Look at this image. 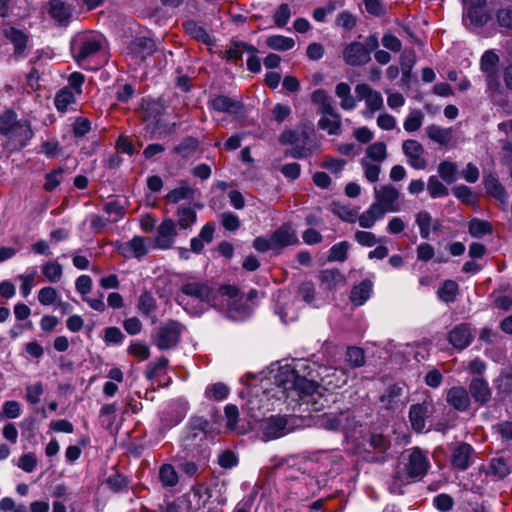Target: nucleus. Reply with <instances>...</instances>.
I'll return each mask as SVG.
<instances>
[{
  "label": "nucleus",
  "instance_id": "f257e3e1",
  "mask_svg": "<svg viewBox=\"0 0 512 512\" xmlns=\"http://www.w3.org/2000/svg\"><path fill=\"white\" fill-rule=\"evenodd\" d=\"M430 462L427 454L419 447L404 451L394 469L388 490L394 495H402L403 488L412 482L420 481L427 474Z\"/></svg>",
  "mask_w": 512,
  "mask_h": 512
},
{
  "label": "nucleus",
  "instance_id": "f03ea898",
  "mask_svg": "<svg viewBox=\"0 0 512 512\" xmlns=\"http://www.w3.org/2000/svg\"><path fill=\"white\" fill-rule=\"evenodd\" d=\"M0 134L7 137L8 143L17 150L27 146L34 136L31 122L28 119H18L17 113L12 109L0 112Z\"/></svg>",
  "mask_w": 512,
  "mask_h": 512
},
{
  "label": "nucleus",
  "instance_id": "7ed1b4c3",
  "mask_svg": "<svg viewBox=\"0 0 512 512\" xmlns=\"http://www.w3.org/2000/svg\"><path fill=\"white\" fill-rule=\"evenodd\" d=\"M277 382L283 388V392L286 393L287 397L292 399L298 397L307 404L317 405V399L321 398V394L318 391L319 386L314 381L297 375L294 370L280 374L277 377Z\"/></svg>",
  "mask_w": 512,
  "mask_h": 512
},
{
  "label": "nucleus",
  "instance_id": "20e7f679",
  "mask_svg": "<svg viewBox=\"0 0 512 512\" xmlns=\"http://www.w3.org/2000/svg\"><path fill=\"white\" fill-rule=\"evenodd\" d=\"M311 102L317 106L320 115L317 126L329 135H340L342 132V117L337 111L333 98L324 89H317L311 94Z\"/></svg>",
  "mask_w": 512,
  "mask_h": 512
},
{
  "label": "nucleus",
  "instance_id": "39448f33",
  "mask_svg": "<svg viewBox=\"0 0 512 512\" xmlns=\"http://www.w3.org/2000/svg\"><path fill=\"white\" fill-rule=\"evenodd\" d=\"M279 141L283 145L292 146V149L286 154L296 159L309 157L316 149L310 131L305 128L285 130L280 135Z\"/></svg>",
  "mask_w": 512,
  "mask_h": 512
},
{
  "label": "nucleus",
  "instance_id": "423d86ee",
  "mask_svg": "<svg viewBox=\"0 0 512 512\" xmlns=\"http://www.w3.org/2000/svg\"><path fill=\"white\" fill-rule=\"evenodd\" d=\"M379 40L376 34L369 35L365 42L353 41L343 49V60L349 66H364L371 60V53L378 49Z\"/></svg>",
  "mask_w": 512,
  "mask_h": 512
},
{
  "label": "nucleus",
  "instance_id": "0eeeda50",
  "mask_svg": "<svg viewBox=\"0 0 512 512\" xmlns=\"http://www.w3.org/2000/svg\"><path fill=\"white\" fill-rule=\"evenodd\" d=\"M71 53L74 60L82 65L87 59L96 55L102 49L99 38L88 35H80L71 41Z\"/></svg>",
  "mask_w": 512,
  "mask_h": 512
},
{
  "label": "nucleus",
  "instance_id": "6e6552de",
  "mask_svg": "<svg viewBox=\"0 0 512 512\" xmlns=\"http://www.w3.org/2000/svg\"><path fill=\"white\" fill-rule=\"evenodd\" d=\"M183 326L175 320H169L158 328L155 344L160 350L175 348L180 342Z\"/></svg>",
  "mask_w": 512,
  "mask_h": 512
},
{
  "label": "nucleus",
  "instance_id": "1a4fd4ad",
  "mask_svg": "<svg viewBox=\"0 0 512 512\" xmlns=\"http://www.w3.org/2000/svg\"><path fill=\"white\" fill-rule=\"evenodd\" d=\"M499 61V56L493 50L485 51L480 59V69L485 75L488 88L492 91H497L500 87Z\"/></svg>",
  "mask_w": 512,
  "mask_h": 512
},
{
  "label": "nucleus",
  "instance_id": "9d476101",
  "mask_svg": "<svg viewBox=\"0 0 512 512\" xmlns=\"http://www.w3.org/2000/svg\"><path fill=\"white\" fill-rule=\"evenodd\" d=\"M288 421V416L282 415H271L263 419L260 425L263 440H274L285 436L290 431Z\"/></svg>",
  "mask_w": 512,
  "mask_h": 512
},
{
  "label": "nucleus",
  "instance_id": "9b49d317",
  "mask_svg": "<svg viewBox=\"0 0 512 512\" xmlns=\"http://www.w3.org/2000/svg\"><path fill=\"white\" fill-rule=\"evenodd\" d=\"M355 92L360 100H365L366 110L363 111V115L366 118H371L376 111L382 109V95L378 91L372 89L368 84H358L355 87Z\"/></svg>",
  "mask_w": 512,
  "mask_h": 512
},
{
  "label": "nucleus",
  "instance_id": "f8f14e48",
  "mask_svg": "<svg viewBox=\"0 0 512 512\" xmlns=\"http://www.w3.org/2000/svg\"><path fill=\"white\" fill-rule=\"evenodd\" d=\"M390 448V441L381 434H371L367 441L365 456L367 461L383 463L387 460V451Z\"/></svg>",
  "mask_w": 512,
  "mask_h": 512
},
{
  "label": "nucleus",
  "instance_id": "ddd939ff",
  "mask_svg": "<svg viewBox=\"0 0 512 512\" xmlns=\"http://www.w3.org/2000/svg\"><path fill=\"white\" fill-rule=\"evenodd\" d=\"M400 191L391 184H386L380 186L379 188H374V197L375 201L380 203V205L387 212H398L401 209V204L399 202Z\"/></svg>",
  "mask_w": 512,
  "mask_h": 512
},
{
  "label": "nucleus",
  "instance_id": "4468645a",
  "mask_svg": "<svg viewBox=\"0 0 512 512\" xmlns=\"http://www.w3.org/2000/svg\"><path fill=\"white\" fill-rule=\"evenodd\" d=\"M434 410L431 399H425L421 403L413 404L409 409V420L414 431L421 433L426 427V419L429 418Z\"/></svg>",
  "mask_w": 512,
  "mask_h": 512
},
{
  "label": "nucleus",
  "instance_id": "2eb2a0df",
  "mask_svg": "<svg viewBox=\"0 0 512 512\" xmlns=\"http://www.w3.org/2000/svg\"><path fill=\"white\" fill-rule=\"evenodd\" d=\"M402 151L407 157L408 164L417 170H423L427 167V161L424 158L425 149L417 140L408 139L402 143Z\"/></svg>",
  "mask_w": 512,
  "mask_h": 512
},
{
  "label": "nucleus",
  "instance_id": "dca6fc26",
  "mask_svg": "<svg viewBox=\"0 0 512 512\" xmlns=\"http://www.w3.org/2000/svg\"><path fill=\"white\" fill-rule=\"evenodd\" d=\"M474 448L465 442L456 444L451 449V465L453 468L464 471L467 470L474 460Z\"/></svg>",
  "mask_w": 512,
  "mask_h": 512
},
{
  "label": "nucleus",
  "instance_id": "f3484780",
  "mask_svg": "<svg viewBox=\"0 0 512 512\" xmlns=\"http://www.w3.org/2000/svg\"><path fill=\"white\" fill-rule=\"evenodd\" d=\"M181 292L183 295L194 298L201 303L209 304L212 300L213 290L205 282L202 281H191L185 282L181 286Z\"/></svg>",
  "mask_w": 512,
  "mask_h": 512
},
{
  "label": "nucleus",
  "instance_id": "a211bd4d",
  "mask_svg": "<svg viewBox=\"0 0 512 512\" xmlns=\"http://www.w3.org/2000/svg\"><path fill=\"white\" fill-rule=\"evenodd\" d=\"M176 236V223L170 218L164 219L157 229L156 246L161 249H169L172 247Z\"/></svg>",
  "mask_w": 512,
  "mask_h": 512
},
{
  "label": "nucleus",
  "instance_id": "6ab92c4d",
  "mask_svg": "<svg viewBox=\"0 0 512 512\" xmlns=\"http://www.w3.org/2000/svg\"><path fill=\"white\" fill-rule=\"evenodd\" d=\"M270 236L274 250H280L284 247L298 243L296 232L287 224L280 226Z\"/></svg>",
  "mask_w": 512,
  "mask_h": 512
},
{
  "label": "nucleus",
  "instance_id": "aec40b11",
  "mask_svg": "<svg viewBox=\"0 0 512 512\" xmlns=\"http://www.w3.org/2000/svg\"><path fill=\"white\" fill-rule=\"evenodd\" d=\"M447 403L459 412L467 411L470 407V397L468 391L462 386H454L447 390Z\"/></svg>",
  "mask_w": 512,
  "mask_h": 512
},
{
  "label": "nucleus",
  "instance_id": "412c9836",
  "mask_svg": "<svg viewBox=\"0 0 512 512\" xmlns=\"http://www.w3.org/2000/svg\"><path fill=\"white\" fill-rule=\"evenodd\" d=\"M197 189L192 187L188 180H180L179 186L168 192L165 199L168 203L177 204L182 200H194Z\"/></svg>",
  "mask_w": 512,
  "mask_h": 512
},
{
  "label": "nucleus",
  "instance_id": "4be33fe9",
  "mask_svg": "<svg viewBox=\"0 0 512 512\" xmlns=\"http://www.w3.org/2000/svg\"><path fill=\"white\" fill-rule=\"evenodd\" d=\"M3 35L13 44L14 54L17 56H23L29 40L28 35L13 26L4 28Z\"/></svg>",
  "mask_w": 512,
  "mask_h": 512
},
{
  "label": "nucleus",
  "instance_id": "5701e85b",
  "mask_svg": "<svg viewBox=\"0 0 512 512\" xmlns=\"http://www.w3.org/2000/svg\"><path fill=\"white\" fill-rule=\"evenodd\" d=\"M404 387L405 385L401 383H395L388 386L379 398L381 407L386 410H394L397 408L400 397L403 394Z\"/></svg>",
  "mask_w": 512,
  "mask_h": 512
},
{
  "label": "nucleus",
  "instance_id": "b1692460",
  "mask_svg": "<svg viewBox=\"0 0 512 512\" xmlns=\"http://www.w3.org/2000/svg\"><path fill=\"white\" fill-rule=\"evenodd\" d=\"M127 49L130 53L140 57L141 60H144L146 57L153 55L157 50V47L153 39L138 37L130 42Z\"/></svg>",
  "mask_w": 512,
  "mask_h": 512
},
{
  "label": "nucleus",
  "instance_id": "393cba45",
  "mask_svg": "<svg viewBox=\"0 0 512 512\" xmlns=\"http://www.w3.org/2000/svg\"><path fill=\"white\" fill-rule=\"evenodd\" d=\"M386 213L388 212L380 205V203L375 201L365 212L359 215V225L365 229L372 228L377 221L384 218Z\"/></svg>",
  "mask_w": 512,
  "mask_h": 512
},
{
  "label": "nucleus",
  "instance_id": "a878e982",
  "mask_svg": "<svg viewBox=\"0 0 512 512\" xmlns=\"http://www.w3.org/2000/svg\"><path fill=\"white\" fill-rule=\"evenodd\" d=\"M484 187L488 196L493 197L502 206L508 204V194L504 186L493 175H488L484 179Z\"/></svg>",
  "mask_w": 512,
  "mask_h": 512
},
{
  "label": "nucleus",
  "instance_id": "bb28decb",
  "mask_svg": "<svg viewBox=\"0 0 512 512\" xmlns=\"http://www.w3.org/2000/svg\"><path fill=\"white\" fill-rule=\"evenodd\" d=\"M469 392L474 401L484 405L491 400V390L488 383L482 378H473L469 384Z\"/></svg>",
  "mask_w": 512,
  "mask_h": 512
},
{
  "label": "nucleus",
  "instance_id": "cd10ccee",
  "mask_svg": "<svg viewBox=\"0 0 512 512\" xmlns=\"http://www.w3.org/2000/svg\"><path fill=\"white\" fill-rule=\"evenodd\" d=\"M472 336L467 324L455 326L448 335V341L456 349L463 350L471 342Z\"/></svg>",
  "mask_w": 512,
  "mask_h": 512
},
{
  "label": "nucleus",
  "instance_id": "c85d7f7f",
  "mask_svg": "<svg viewBox=\"0 0 512 512\" xmlns=\"http://www.w3.org/2000/svg\"><path fill=\"white\" fill-rule=\"evenodd\" d=\"M49 15L59 25H67L72 15V8L63 0H51L49 3Z\"/></svg>",
  "mask_w": 512,
  "mask_h": 512
},
{
  "label": "nucleus",
  "instance_id": "c756f323",
  "mask_svg": "<svg viewBox=\"0 0 512 512\" xmlns=\"http://www.w3.org/2000/svg\"><path fill=\"white\" fill-rule=\"evenodd\" d=\"M199 146L200 142L197 138L187 136L173 147L171 153L182 159H189L198 151Z\"/></svg>",
  "mask_w": 512,
  "mask_h": 512
},
{
  "label": "nucleus",
  "instance_id": "7c9ffc66",
  "mask_svg": "<svg viewBox=\"0 0 512 512\" xmlns=\"http://www.w3.org/2000/svg\"><path fill=\"white\" fill-rule=\"evenodd\" d=\"M335 94L340 99V107L343 110L350 111L357 105L356 98L351 94V87L346 82H340L335 87Z\"/></svg>",
  "mask_w": 512,
  "mask_h": 512
},
{
  "label": "nucleus",
  "instance_id": "2f4dec72",
  "mask_svg": "<svg viewBox=\"0 0 512 512\" xmlns=\"http://www.w3.org/2000/svg\"><path fill=\"white\" fill-rule=\"evenodd\" d=\"M319 280L328 290L345 284V277L338 269H324L319 273Z\"/></svg>",
  "mask_w": 512,
  "mask_h": 512
},
{
  "label": "nucleus",
  "instance_id": "473e14b6",
  "mask_svg": "<svg viewBox=\"0 0 512 512\" xmlns=\"http://www.w3.org/2000/svg\"><path fill=\"white\" fill-rule=\"evenodd\" d=\"M177 226L180 229H190L197 221V213L190 206H180L176 211Z\"/></svg>",
  "mask_w": 512,
  "mask_h": 512
},
{
  "label": "nucleus",
  "instance_id": "72a5a7b5",
  "mask_svg": "<svg viewBox=\"0 0 512 512\" xmlns=\"http://www.w3.org/2000/svg\"><path fill=\"white\" fill-rule=\"evenodd\" d=\"M467 6L465 20L468 19L470 24L475 27H480L487 23L489 15L483 10L485 4H471Z\"/></svg>",
  "mask_w": 512,
  "mask_h": 512
},
{
  "label": "nucleus",
  "instance_id": "f704fd0d",
  "mask_svg": "<svg viewBox=\"0 0 512 512\" xmlns=\"http://www.w3.org/2000/svg\"><path fill=\"white\" fill-rule=\"evenodd\" d=\"M372 291V282L368 279L353 287L350 293V300L357 306L363 305L370 297Z\"/></svg>",
  "mask_w": 512,
  "mask_h": 512
},
{
  "label": "nucleus",
  "instance_id": "c9c22d12",
  "mask_svg": "<svg viewBox=\"0 0 512 512\" xmlns=\"http://www.w3.org/2000/svg\"><path fill=\"white\" fill-rule=\"evenodd\" d=\"M425 132L429 139L440 145H447L452 138L451 128H442L435 124L427 126Z\"/></svg>",
  "mask_w": 512,
  "mask_h": 512
},
{
  "label": "nucleus",
  "instance_id": "e433bc0d",
  "mask_svg": "<svg viewBox=\"0 0 512 512\" xmlns=\"http://www.w3.org/2000/svg\"><path fill=\"white\" fill-rule=\"evenodd\" d=\"M184 31L192 38L205 44L210 43V36L204 27L200 26L194 20H187L183 23Z\"/></svg>",
  "mask_w": 512,
  "mask_h": 512
},
{
  "label": "nucleus",
  "instance_id": "4c0bfd02",
  "mask_svg": "<svg viewBox=\"0 0 512 512\" xmlns=\"http://www.w3.org/2000/svg\"><path fill=\"white\" fill-rule=\"evenodd\" d=\"M123 254L125 256H133L135 258H141L147 254V248L145 244V238L136 236L130 240L124 247Z\"/></svg>",
  "mask_w": 512,
  "mask_h": 512
},
{
  "label": "nucleus",
  "instance_id": "58836bf2",
  "mask_svg": "<svg viewBox=\"0 0 512 512\" xmlns=\"http://www.w3.org/2000/svg\"><path fill=\"white\" fill-rule=\"evenodd\" d=\"M459 292V286L454 280H445L437 291L440 300L445 303L454 302Z\"/></svg>",
  "mask_w": 512,
  "mask_h": 512
},
{
  "label": "nucleus",
  "instance_id": "ea45409f",
  "mask_svg": "<svg viewBox=\"0 0 512 512\" xmlns=\"http://www.w3.org/2000/svg\"><path fill=\"white\" fill-rule=\"evenodd\" d=\"M437 171L442 180L448 184L458 179V167L454 162L447 160L440 162Z\"/></svg>",
  "mask_w": 512,
  "mask_h": 512
},
{
  "label": "nucleus",
  "instance_id": "a19ab883",
  "mask_svg": "<svg viewBox=\"0 0 512 512\" xmlns=\"http://www.w3.org/2000/svg\"><path fill=\"white\" fill-rule=\"evenodd\" d=\"M75 101V93L68 87L59 90L54 99L56 108L61 112H65L68 106L75 103Z\"/></svg>",
  "mask_w": 512,
  "mask_h": 512
},
{
  "label": "nucleus",
  "instance_id": "79ce46f5",
  "mask_svg": "<svg viewBox=\"0 0 512 512\" xmlns=\"http://www.w3.org/2000/svg\"><path fill=\"white\" fill-rule=\"evenodd\" d=\"M159 480L164 487H174L179 480L178 473L171 464H163L159 469Z\"/></svg>",
  "mask_w": 512,
  "mask_h": 512
},
{
  "label": "nucleus",
  "instance_id": "37998d69",
  "mask_svg": "<svg viewBox=\"0 0 512 512\" xmlns=\"http://www.w3.org/2000/svg\"><path fill=\"white\" fill-rule=\"evenodd\" d=\"M266 45L273 50L287 51L294 47L295 41L290 37L272 35L266 39Z\"/></svg>",
  "mask_w": 512,
  "mask_h": 512
},
{
  "label": "nucleus",
  "instance_id": "c03bdc74",
  "mask_svg": "<svg viewBox=\"0 0 512 512\" xmlns=\"http://www.w3.org/2000/svg\"><path fill=\"white\" fill-rule=\"evenodd\" d=\"M211 104L213 109L219 112L232 113L236 112L237 109L239 108V104L237 101L225 95H219L215 97L212 100Z\"/></svg>",
  "mask_w": 512,
  "mask_h": 512
},
{
  "label": "nucleus",
  "instance_id": "a18cd8bd",
  "mask_svg": "<svg viewBox=\"0 0 512 512\" xmlns=\"http://www.w3.org/2000/svg\"><path fill=\"white\" fill-rule=\"evenodd\" d=\"M370 162H383L387 158V148L383 142H375L366 148V156L364 157Z\"/></svg>",
  "mask_w": 512,
  "mask_h": 512
},
{
  "label": "nucleus",
  "instance_id": "49530a36",
  "mask_svg": "<svg viewBox=\"0 0 512 512\" xmlns=\"http://www.w3.org/2000/svg\"><path fill=\"white\" fill-rule=\"evenodd\" d=\"M349 247L350 245L347 241L334 244L329 250L327 260L329 262H344L348 258Z\"/></svg>",
  "mask_w": 512,
  "mask_h": 512
},
{
  "label": "nucleus",
  "instance_id": "de8ad7c7",
  "mask_svg": "<svg viewBox=\"0 0 512 512\" xmlns=\"http://www.w3.org/2000/svg\"><path fill=\"white\" fill-rule=\"evenodd\" d=\"M345 359L352 368H359L365 364V353L360 347H348Z\"/></svg>",
  "mask_w": 512,
  "mask_h": 512
},
{
  "label": "nucleus",
  "instance_id": "09e8293b",
  "mask_svg": "<svg viewBox=\"0 0 512 512\" xmlns=\"http://www.w3.org/2000/svg\"><path fill=\"white\" fill-rule=\"evenodd\" d=\"M137 308L142 314L148 316L156 310V300L150 292L144 291L138 299Z\"/></svg>",
  "mask_w": 512,
  "mask_h": 512
},
{
  "label": "nucleus",
  "instance_id": "8fccbe9b",
  "mask_svg": "<svg viewBox=\"0 0 512 512\" xmlns=\"http://www.w3.org/2000/svg\"><path fill=\"white\" fill-rule=\"evenodd\" d=\"M468 231L473 237H482L492 232V225L485 220L472 219L468 225Z\"/></svg>",
  "mask_w": 512,
  "mask_h": 512
},
{
  "label": "nucleus",
  "instance_id": "3c124183",
  "mask_svg": "<svg viewBox=\"0 0 512 512\" xmlns=\"http://www.w3.org/2000/svg\"><path fill=\"white\" fill-rule=\"evenodd\" d=\"M495 383L499 393L504 395L512 394V368L503 370Z\"/></svg>",
  "mask_w": 512,
  "mask_h": 512
},
{
  "label": "nucleus",
  "instance_id": "603ef678",
  "mask_svg": "<svg viewBox=\"0 0 512 512\" xmlns=\"http://www.w3.org/2000/svg\"><path fill=\"white\" fill-rule=\"evenodd\" d=\"M423 119L424 115L420 110H412L404 120L403 127L405 131L410 133L419 130L422 126Z\"/></svg>",
  "mask_w": 512,
  "mask_h": 512
},
{
  "label": "nucleus",
  "instance_id": "864d4df0",
  "mask_svg": "<svg viewBox=\"0 0 512 512\" xmlns=\"http://www.w3.org/2000/svg\"><path fill=\"white\" fill-rule=\"evenodd\" d=\"M229 388L222 382L214 383L207 387L205 395L209 400L221 401L227 398Z\"/></svg>",
  "mask_w": 512,
  "mask_h": 512
},
{
  "label": "nucleus",
  "instance_id": "5fc2aeb1",
  "mask_svg": "<svg viewBox=\"0 0 512 512\" xmlns=\"http://www.w3.org/2000/svg\"><path fill=\"white\" fill-rule=\"evenodd\" d=\"M168 364L169 360L166 357L159 358L155 363H149L145 372L146 378L153 380L161 374H164Z\"/></svg>",
  "mask_w": 512,
  "mask_h": 512
},
{
  "label": "nucleus",
  "instance_id": "6e6d98bb",
  "mask_svg": "<svg viewBox=\"0 0 512 512\" xmlns=\"http://www.w3.org/2000/svg\"><path fill=\"white\" fill-rule=\"evenodd\" d=\"M42 273L50 282H58L63 274L62 265L56 261H49L43 265Z\"/></svg>",
  "mask_w": 512,
  "mask_h": 512
},
{
  "label": "nucleus",
  "instance_id": "4d7b16f0",
  "mask_svg": "<svg viewBox=\"0 0 512 512\" xmlns=\"http://www.w3.org/2000/svg\"><path fill=\"white\" fill-rule=\"evenodd\" d=\"M490 473L498 478H504L511 471V466L502 457L493 458L489 464Z\"/></svg>",
  "mask_w": 512,
  "mask_h": 512
},
{
  "label": "nucleus",
  "instance_id": "13d9d810",
  "mask_svg": "<svg viewBox=\"0 0 512 512\" xmlns=\"http://www.w3.org/2000/svg\"><path fill=\"white\" fill-rule=\"evenodd\" d=\"M256 53L257 49L244 42L234 43L229 49L226 50L227 58L230 60H239L242 58L243 52Z\"/></svg>",
  "mask_w": 512,
  "mask_h": 512
},
{
  "label": "nucleus",
  "instance_id": "bf43d9fd",
  "mask_svg": "<svg viewBox=\"0 0 512 512\" xmlns=\"http://www.w3.org/2000/svg\"><path fill=\"white\" fill-rule=\"evenodd\" d=\"M427 190L432 198L444 197L449 194L448 188L436 177L428 179Z\"/></svg>",
  "mask_w": 512,
  "mask_h": 512
},
{
  "label": "nucleus",
  "instance_id": "052dcab7",
  "mask_svg": "<svg viewBox=\"0 0 512 512\" xmlns=\"http://www.w3.org/2000/svg\"><path fill=\"white\" fill-rule=\"evenodd\" d=\"M431 222L432 217L427 211H420L416 214V223L423 239H428L430 236Z\"/></svg>",
  "mask_w": 512,
  "mask_h": 512
},
{
  "label": "nucleus",
  "instance_id": "680f3d73",
  "mask_svg": "<svg viewBox=\"0 0 512 512\" xmlns=\"http://www.w3.org/2000/svg\"><path fill=\"white\" fill-rule=\"evenodd\" d=\"M416 62V55L414 51H404L401 54L400 63L401 70L404 79H408L410 77V73L412 68Z\"/></svg>",
  "mask_w": 512,
  "mask_h": 512
},
{
  "label": "nucleus",
  "instance_id": "e2e57ef3",
  "mask_svg": "<svg viewBox=\"0 0 512 512\" xmlns=\"http://www.w3.org/2000/svg\"><path fill=\"white\" fill-rule=\"evenodd\" d=\"M454 196L464 204L474 203L475 197L470 187L466 185H457L452 188Z\"/></svg>",
  "mask_w": 512,
  "mask_h": 512
},
{
  "label": "nucleus",
  "instance_id": "0e129e2a",
  "mask_svg": "<svg viewBox=\"0 0 512 512\" xmlns=\"http://www.w3.org/2000/svg\"><path fill=\"white\" fill-rule=\"evenodd\" d=\"M333 213L338 216L341 220L349 223H354L358 220V213L356 210L342 205H335Z\"/></svg>",
  "mask_w": 512,
  "mask_h": 512
},
{
  "label": "nucleus",
  "instance_id": "69168bd1",
  "mask_svg": "<svg viewBox=\"0 0 512 512\" xmlns=\"http://www.w3.org/2000/svg\"><path fill=\"white\" fill-rule=\"evenodd\" d=\"M361 166L363 167L364 175L369 182L374 183L378 181L379 174L381 172L379 164H372L368 159L363 158L361 160Z\"/></svg>",
  "mask_w": 512,
  "mask_h": 512
},
{
  "label": "nucleus",
  "instance_id": "338daca9",
  "mask_svg": "<svg viewBox=\"0 0 512 512\" xmlns=\"http://www.w3.org/2000/svg\"><path fill=\"white\" fill-rule=\"evenodd\" d=\"M335 23L337 26L351 31L356 27L357 19L351 12L343 11L337 15Z\"/></svg>",
  "mask_w": 512,
  "mask_h": 512
},
{
  "label": "nucleus",
  "instance_id": "774afa93",
  "mask_svg": "<svg viewBox=\"0 0 512 512\" xmlns=\"http://www.w3.org/2000/svg\"><path fill=\"white\" fill-rule=\"evenodd\" d=\"M496 18L500 27L512 30V7L499 9Z\"/></svg>",
  "mask_w": 512,
  "mask_h": 512
}]
</instances>
